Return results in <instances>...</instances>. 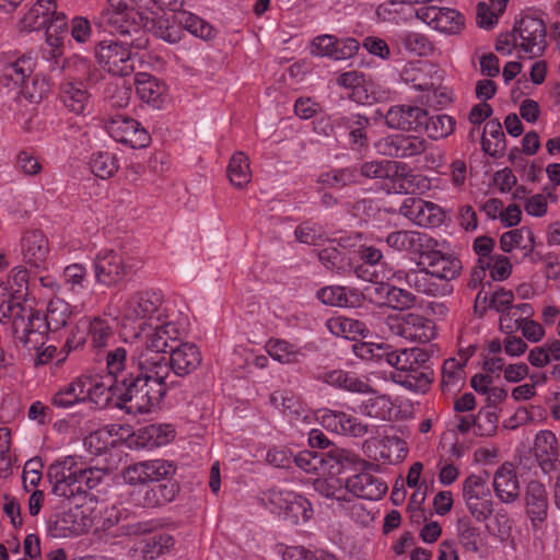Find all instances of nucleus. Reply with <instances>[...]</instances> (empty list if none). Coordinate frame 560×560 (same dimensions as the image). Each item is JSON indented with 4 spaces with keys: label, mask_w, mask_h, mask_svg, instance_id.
<instances>
[{
    "label": "nucleus",
    "mask_w": 560,
    "mask_h": 560,
    "mask_svg": "<svg viewBox=\"0 0 560 560\" xmlns=\"http://www.w3.org/2000/svg\"><path fill=\"white\" fill-rule=\"evenodd\" d=\"M71 315L70 306L63 300H51L45 315L23 306L20 302L8 306L4 316L11 320L10 330L15 346L38 349L46 343L48 331L63 328Z\"/></svg>",
    "instance_id": "nucleus-1"
},
{
    "label": "nucleus",
    "mask_w": 560,
    "mask_h": 560,
    "mask_svg": "<svg viewBox=\"0 0 560 560\" xmlns=\"http://www.w3.org/2000/svg\"><path fill=\"white\" fill-rule=\"evenodd\" d=\"M175 381H167V373L160 374L156 369L138 368L128 378L121 377L114 386L115 397L127 412L148 413L158 407Z\"/></svg>",
    "instance_id": "nucleus-2"
},
{
    "label": "nucleus",
    "mask_w": 560,
    "mask_h": 560,
    "mask_svg": "<svg viewBox=\"0 0 560 560\" xmlns=\"http://www.w3.org/2000/svg\"><path fill=\"white\" fill-rule=\"evenodd\" d=\"M46 475L52 493L66 499L88 493L101 483L104 476L101 469L83 467L72 456L54 462Z\"/></svg>",
    "instance_id": "nucleus-3"
},
{
    "label": "nucleus",
    "mask_w": 560,
    "mask_h": 560,
    "mask_svg": "<svg viewBox=\"0 0 560 560\" xmlns=\"http://www.w3.org/2000/svg\"><path fill=\"white\" fill-rule=\"evenodd\" d=\"M184 330L174 322L153 320L141 323L138 337L142 347L138 350L141 366L156 369L160 374L167 373L166 349L173 348L171 342L180 340Z\"/></svg>",
    "instance_id": "nucleus-4"
},
{
    "label": "nucleus",
    "mask_w": 560,
    "mask_h": 560,
    "mask_svg": "<svg viewBox=\"0 0 560 560\" xmlns=\"http://www.w3.org/2000/svg\"><path fill=\"white\" fill-rule=\"evenodd\" d=\"M93 268L95 281L110 288L135 275L141 268V260L122 250L106 248L96 254Z\"/></svg>",
    "instance_id": "nucleus-5"
},
{
    "label": "nucleus",
    "mask_w": 560,
    "mask_h": 560,
    "mask_svg": "<svg viewBox=\"0 0 560 560\" xmlns=\"http://www.w3.org/2000/svg\"><path fill=\"white\" fill-rule=\"evenodd\" d=\"M163 294L155 289L138 290L129 294L121 305V316L125 320L136 322H160L164 315Z\"/></svg>",
    "instance_id": "nucleus-6"
},
{
    "label": "nucleus",
    "mask_w": 560,
    "mask_h": 560,
    "mask_svg": "<svg viewBox=\"0 0 560 560\" xmlns=\"http://www.w3.org/2000/svg\"><path fill=\"white\" fill-rule=\"evenodd\" d=\"M360 175L371 179H388L393 190L397 194H407L408 188L405 184H413L419 182L418 176L413 175L407 164L393 161H368L361 164Z\"/></svg>",
    "instance_id": "nucleus-7"
},
{
    "label": "nucleus",
    "mask_w": 560,
    "mask_h": 560,
    "mask_svg": "<svg viewBox=\"0 0 560 560\" xmlns=\"http://www.w3.org/2000/svg\"><path fill=\"white\" fill-rule=\"evenodd\" d=\"M389 331L410 342L427 343L435 338V323L419 313L390 315L386 318Z\"/></svg>",
    "instance_id": "nucleus-8"
},
{
    "label": "nucleus",
    "mask_w": 560,
    "mask_h": 560,
    "mask_svg": "<svg viewBox=\"0 0 560 560\" xmlns=\"http://www.w3.org/2000/svg\"><path fill=\"white\" fill-rule=\"evenodd\" d=\"M261 500L293 524L307 522L313 515L310 501L293 491L269 489L262 494Z\"/></svg>",
    "instance_id": "nucleus-9"
},
{
    "label": "nucleus",
    "mask_w": 560,
    "mask_h": 560,
    "mask_svg": "<svg viewBox=\"0 0 560 560\" xmlns=\"http://www.w3.org/2000/svg\"><path fill=\"white\" fill-rule=\"evenodd\" d=\"M131 46L132 42L103 40L95 47V57L107 72L126 77L133 72Z\"/></svg>",
    "instance_id": "nucleus-10"
},
{
    "label": "nucleus",
    "mask_w": 560,
    "mask_h": 560,
    "mask_svg": "<svg viewBox=\"0 0 560 560\" xmlns=\"http://www.w3.org/2000/svg\"><path fill=\"white\" fill-rule=\"evenodd\" d=\"M462 491L470 515L478 522H485L493 512V501L486 479L470 475L464 480Z\"/></svg>",
    "instance_id": "nucleus-11"
},
{
    "label": "nucleus",
    "mask_w": 560,
    "mask_h": 560,
    "mask_svg": "<svg viewBox=\"0 0 560 560\" xmlns=\"http://www.w3.org/2000/svg\"><path fill=\"white\" fill-rule=\"evenodd\" d=\"M105 127L115 141L132 149L145 148L151 141L150 135L141 127L140 122L125 115L112 116L106 120Z\"/></svg>",
    "instance_id": "nucleus-12"
},
{
    "label": "nucleus",
    "mask_w": 560,
    "mask_h": 560,
    "mask_svg": "<svg viewBox=\"0 0 560 560\" xmlns=\"http://www.w3.org/2000/svg\"><path fill=\"white\" fill-rule=\"evenodd\" d=\"M514 32L518 38V48L529 58H535L546 49V25L539 18L525 15L516 22Z\"/></svg>",
    "instance_id": "nucleus-13"
},
{
    "label": "nucleus",
    "mask_w": 560,
    "mask_h": 560,
    "mask_svg": "<svg viewBox=\"0 0 560 560\" xmlns=\"http://www.w3.org/2000/svg\"><path fill=\"white\" fill-rule=\"evenodd\" d=\"M378 153L393 159H411L425 152L428 141L419 136L390 135L381 138L376 144Z\"/></svg>",
    "instance_id": "nucleus-14"
},
{
    "label": "nucleus",
    "mask_w": 560,
    "mask_h": 560,
    "mask_svg": "<svg viewBox=\"0 0 560 560\" xmlns=\"http://www.w3.org/2000/svg\"><path fill=\"white\" fill-rule=\"evenodd\" d=\"M399 213L415 224L425 228L439 226L445 219L441 207L416 197L406 198L399 208Z\"/></svg>",
    "instance_id": "nucleus-15"
},
{
    "label": "nucleus",
    "mask_w": 560,
    "mask_h": 560,
    "mask_svg": "<svg viewBox=\"0 0 560 560\" xmlns=\"http://www.w3.org/2000/svg\"><path fill=\"white\" fill-rule=\"evenodd\" d=\"M24 264L36 270H44L49 256V243L46 235L39 230L26 231L20 242Z\"/></svg>",
    "instance_id": "nucleus-16"
},
{
    "label": "nucleus",
    "mask_w": 560,
    "mask_h": 560,
    "mask_svg": "<svg viewBox=\"0 0 560 560\" xmlns=\"http://www.w3.org/2000/svg\"><path fill=\"white\" fill-rule=\"evenodd\" d=\"M416 16L435 31L455 34L463 26V16L450 8L435 5L422 7L416 10Z\"/></svg>",
    "instance_id": "nucleus-17"
},
{
    "label": "nucleus",
    "mask_w": 560,
    "mask_h": 560,
    "mask_svg": "<svg viewBox=\"0 0 560 560\" xmlns=\"http://www.w3.org/2000/svg\"><path fill=\"white\" fill-rule=\"evenodd\" d=\"M385 122L392 129L419 131L427 122V110L410 104L395 105L387 110Z\"/></svg>",
    "instance_id": "nucleus-18"
},
{
    "label": "nucleus",
    "mask_w": 560,
    "mask_h": 560,
    "mask_svg": "<svg viewBox=\"0 0 560 560\" xmlns=\"http://www.w3.org/2000/svg\"><path fill=\"white\" fill-rule=\"evenodd\" d=\"M202 357L199 348L190 342H183L172 348L171 354L166 355L167 365V381L170 378L171 371L176 376H186L198 369L201 364Z\"/></svg>",
    "instance_id": "nucleus-19"
},
{
    "label": "nucleus",
    "mask_w": 560,
    "mask_h": 560,
    "mask_svg": "<svg viewBox=\"0 0 560 560\" xmlns=\"http://www.w3.org/2000/svg\"><path fill=\"white\" fill-rule=\"evenodd\" d=\"M386 244L396 252L422 256L427 248L435 247L438 242L419 231H394L386 238Z\"/></svg>",
    "instance_id": "nucleus-20"
},
{
    "label": "nucleus",
    "mask_w": 560,
    "mask_h": 560,
    "mask_svg": "<svg viewBox=\"0 0 560 560\" xmlns=\"http://www.w3.org/2000/svg\"><path fill=\"white\" fill-rule=\"evenodd\" d=\"M421 257L424 258L431 276L436 279L451 281L460 273L462 262L453 254L443 253L434 249V247H430L423 252Z\"/></svg>",
    "instance_id": "nucleus-21"
},
{
    "label": "nucleus",
    "mask_w": 560,
    "mask_h": 560,
    "mask_svg": "<svg viewBox=\"0 0 560 560\" xmlns=\"http://www.w3.org/2000/svg\"><path fill=\"white\" fill-rule=\"evenodd\" d=\"M526 514L534 527H539L548 515V495L545 486L533 480L527 483L524 493Z\"/></svg>",
    "instance_id": "nucleus-22"
},
{
    "label": "nucleus",
    "mask_w": 560,
    "mask_h": 560,
    "mask_svg": "<svg viewBox=\"0 0 560 560\" xmlns=\"http://www.w3.org/2000/svg\"><path fill=\"white\" fill-rule=\"evenodd\" d=\"M320 421L324 428L338 434L360 438L369 432L366 424L343 411L324 410Z\"/></svg>",
    "instance_id": "nucleus-23"
},
{
    "label": "nucleus",
    "mask_w": 560,
    "mask_h": 560,
    "mask_svg": "<svg viewBox=\"0 0 560 560\" xmlns=\"http://www.w3.org/2000/svg\"><path fill=\"white\" fill-rule=\"evenodd\" d=\"M346 487L353 495L371 501L382 499L387 492V485L368 471L349 477Z\"/></svg>",
    "instance_id": "nucleus-24"
},
{
    "label": "nucleus",
    "mask_w": 560,
    "mask_h": 560,
    "mask_svg": "<svg viewBox=\"0 0 560 560\" xmlns=\"http://www.w3.org/2000/svg\"><path fill=\"white\" fill-rule=\"evenodd\" d=\"M493 489L498 499L503 503H513L520 497L517 474L510 463H504L493 476Z\"/></svg>",
    "instance_id": "nucleus-25"
},
{
    "label": "nucleus",
    "mask_w": 560,
    "mask_h": 560,
    "mask_svg": "<svg viewBox=\"0 0 560 560\" xmlns=\"http://www.w3.org/2000/svg\"><path fill=\"white\" fill-rule=\"evenodd\" d=\"M106 366L108 374L114 380V385L120 384L121 377L128 378L138 368V351L128 359V351L124 347H117L107 352Z\"/></svg>",
    "instance_id": "nucleus-26"
},
{
    "label": "nucleus",
    "mask_w": 560,
    "mask_h": 560,
    "mask_svg": "<svg viewBox=\"0 0 560 560\" xmlns=\"http://www.w3.org/2000/svg\"><path fill=\"white\" fill-rule=\"evenodd\" d=\"M31 67L26 60L19 59L14 62L4 66L0 74V83L4 86H21L28 94L31 101L36 102L37 98H42L44 92L47 89H42L36 95L28 91V81L31 75Z\"/></svg>",
    "instance_id": "nucleus-27"
},
{
    "label": "nucleus",
    "mask_w": 560,
    "mask_h": 560,
    "mask_svg": "<svg viewBox=\"0 0 560 560\" xmlns=\"http://www.w3.org/2000/svg\"><path fill=\"white\" fill-rule=\"evenodd\" d=\"M355 273L359 278L368 280L384 287L390 284V282L397 284H404L408 287L410 269H395L389 266H381V270L376 269L370 271L369 267L359 266L355 269Z\"/></svg>",
    "instance_id": "nucleus-28"
},
{
    "label": "nucleus",
    "mask_w": 560,
    "mask_h": 560,
    "mask_svg": "<svg viewBox=\"0 0 560 560\" xmlns=\"http://www.w3.org/2000/svg\"><path fill=\"white\" fill-rule=\"evenodd\" d=\"M55 9V0H37L19 22L20 31L32 32L45 27Z\"/></svg>",
    "instance_id": "nucleus-29"
},
{
    "label": "nucleus",
    "mask_w": 560,
    "mask_h": 560,
    "mask_svg": "<svg viewBox=\"0 0 560 560\" xmlns=\"http://www.w3.org/2000/svg\"><path fill=\"white\" fill-rule=\"evenodd\" d=\"M60 98L72 113L84 114L90 105V93L82 82L66 81L60 88Z\"/></svg>",
    "instance_id": "nucleus-30"
},
{
    "label": "nucleus",
    "mask_w": 560,
    "mask_h": 560,
    "mask_svg": "<svg viewBox=\"0 0 560 560\" xmlns=\"http://www.w3.org/2000/svg\"><path fill=\"white\" fill-rule=\"evenodd\" d=\"M89 385V376H80L61 387L52 397L51 405L57 408H70L86 400L85 386Z\"/></svg>",
    "instance_id": "nucleus-31"
},
{
    "label": "nucleus",
    "mask_w": 560,
    "mask_h": 560,
    "mask_svg": "<svg viewBox=\"0 0 560 560\" xmlns=\"http://www.w3.org/2000/svg\"><path fill=\"white\" fill-rule=\"evenodd\" d=\"M176 539L168 533H158L139 542L141 558L143 560H154L163 555L174 550Z\"/></svg>",
    "instance_id": "nucleus-32"
},
{
    "label": "nucleus",
    "mask_w": 560,
    "mask_h": 560,
    "mask_svg": "<svg viewBox=\"0 0 560 560\" xmlns=\"http://www.w3.org/2000/svg\"><path fill=\"white\" fill-rule=\"evenodd\" d=\"M327 328L331 334L346 339L355 340L357 338H366L370 329L366 324L350 317H332L327 320Z\"/></svg>",
    "instance_id": "nucleus-33"
},
{
    "label": "nucleus",
    "mask_w": 560,
    "mask_h": 560,
    "mask_svg": "<svg viewBox=\"0 0 560 560\" xmlns=\"http://www.w3.org/2000/svg\"><path fill=\"white\" fill-rule=\"evenodd\" d=\"M317 298L326 305L339 307H353L361 301L360 293L339 285H330L320 289L317 292Z\"/></svg>",
    "instance_id": "nucleus-34"
},
{
    "label": "nucleus",
    "mask_w": 560,
    "mask_h": 560,
    "mask_svg": "<svg viewBox=\"0 0 560 560\" xmlns=\"http://www.w3.org/2000/svg\"><path fill=\"white\" fill-rule=\"evenodd\" d=\"M136 92L139 97L160 107L163 103L165 86L161 84L154 77L148 73H138L135 78Z\"/></svg>",
    "instance_id": "nucleus-35"
},
{
    "label": "nucleus",
    "mask_w": 560,
    "mask_h": 560,
    "mask_svg": "<svg viewBox=\"0 0 560 560\" xmlns=\"http://www.w3.org/2000/svg\"><path fill=\"white\" fill-rule=\"evenodd\" d=\"M266 349L272 359L283 364L300 363L305 357L301 348L283 339H270Z\"/></svg>",
    "instance_id": "nucleus-36"
},
{
    "label": "nucleus",
    "mask_w": 560,
    "mask_h": 560,
    "mask_svg": "<svg viewBox=\"0 0 560 560\" xmlns=\"http://www.w3.org/2000/svg\"><path fill=\"white\" fill-rule=\"evenodd\" d=\"M482 150L491 156H498L505 150V136L498 119L489 120L481 137Z\"/></svg>",
    "instance_id": "nucleus-37"
},
{
    "label": "nucleus",
    "mask_w": 560,
    "mask_h": 560,
    "mask_svg": "<svg viewBox=\"0 0 560 560\" xmlns=\"http://www.w3.org/2000/svg\"><path fill=\"white\" fill-rule=\"evenodd\" d=\"M369 126L370 119L361 114H352L337 119V127L348 129L351 144L358 148H362L368 144L366 129Z\"/></svg>",
    "instance_id": "nucleus-38"
},
{
    "label": "nucleus",
    "mask_w": 560,
    "mask_h": 560,
    "mask_svg": "<svg viewBox=\"0 0 560 560\" xmlns=\"http://www.w3.org/2000/svg\"><path fill=\"white\" fill-rule=\"evenodd\" d=\"M431 375L432 371L429 368L411 366L405 374L394 373L393 380L407 389L424 393L432 382Z\"/></svg>",
    "instance_id": "nucleus-39"
},
{
    "label": "nucleus",
    "mask_w": 560,
    "mask_h": 560,
    "mask_svg": "<svg viewBox=\"0 0 560 560\" xmlns=\"http://www.w3.org/2000/svg\"><path fill=\"white\" fill-rule=\"evenodd\" d=\"M466 362L467 359L458 361L454 358L444 361L441 380V387L444 393L458 390L464 384Z\"/></svg>",
    "instance_id": "nucleus-40"
},
{
    "label": "nucleus",
    "mask_w": 560,
    "mask_h": 560,
    "mask_svg": "<svg viewBox=\"0 0 560 560\" xmlns=\"http://www.w3.org/2000/svg\"><path fill=\"white\" fill-rule=\"evenodd\" d=\"M228 177L230 183L238 188H244L252 179V171L248 156L240 151L232 155L228 165Z\"/></svg>",
    "instance_id": "nucleus-41"
},
{
    "label": "nucleus",
    "mask_w": 560,
    "mask_h": 560,
    "mask_svg": "<svg viewBox=\"0 0 560 560\" xmlns=\"http://www.w3.org/2000/svg\"><path fill=\"white\" fill-rule=\"evenodd\" d=\"M359 411L365 417L386 421L393 417L394 405L388 396L377 395L364 399L359 406Z\"/></svg>",
    "instance_id": "nucleus-42"
},
{
    "label": "nucleus",
    "mask_w": 560,
    "mask_h": 560,
    "mask_svg": "<svg viewBox=\"0 0 560 560\" xmlns=\"http://www.w3.org/2000/svg\"><path fill=\"white\" fill-rule=\"evenodd\" d=\"M178 492L177 485L167 480L164 483H158L145 490L142 504L145 508H156L165 505L173 501Z\"/></svg>",
    "instance_id": "nucleus-43"
},
{
    "label": "nucleus",
    "mask_w": 560,
    "mask_h": 560,
    "mask_svg": "<svg viewBox=\"0 0 560 560\" xmlns=\"http://www.w3.org/2000/svg\"><path fill=\"white\" fill-rule=\"evenodd\" d=\"M458 541L469 552H478L482 545L480 528L467 517H460L457 522Z\"/></svg>",
    "instance_id": "nucleus-44"
},
{
    "label": "nucleus",
    "mask_w": 560,
    "mask_h": 560,
    "mask_svg": "<svg viewBox=\"0 0 560 560\" xmlns=\"http://www.w3.org/2000/svg\"><path fill=\"white\" fill-rule=\"evenodd\" d=\"M114 380L107 377L103 380L101 377L89 376V385L85 386L86 399L91 400L97 406H106L114 395Z\"/></svg>",
    "instance_id": "nucleus-45"
},
{
    "label": "nucleus",
    "mask_w": 560,
    "mask_h": 560,
    "mask_svg": "<svg viewBox=\"0 0 560 560\" xmlns=\"http://www.w3.org/2000/svg\"><path fill=\"white\" fill-rule=\"evenodd\" d=\"M532 250L534 247L533 232L527 228L512 230L502 234L500 238V248L505 253H511L514 248Z\"/></svg>",
    "instance_id": "nucleus-46"
},
{
    "label": "nucleus",
    "mask_w": 560,
    "mask_h": 560,
    "mask_svg": "<svg viewBox=\"0 0 560 560\" xmlns=\"http://www.w3.org/2000/svg\"><path fill=\"white\" fill-rule=\"evenodd\" d=\"M88 331L91 347L95 350L107 347L114 337L113 327L101 317H94L90 320Z\"/></svg>",
    "instance_id": "nucleus-47"
},
{
    "label": "nucleus",
    "mask_w": 560,
    "mask_h": 560,
    "mask_svg": "<svg viewBox=\"0 0 560 560\" xmlns=\"http://www.w3.org/2000/svg\"><path fill=\"white\" fill-rule=\"evenodd\" d=\"M455 119L446 114H439L429 117L423 128L429 138L433 140L444 139L453 133L455 129Z\"/></svg>",
    "instance_id": "nucleus-48"
},
{
    "label": "nucleus",
    "mask_w": 560,
    "mask_h": 560,
    "mask_svg": "<svg viewBox=\"0 0 560 560\" xmlns=\"http://www.w3.org/2000/svg\"><path fill=\"white\" fill-rule=\"evenodd\" d=\"M90 168L95 176L107 179L117 173L118 162L109 152H97L91 158Z\"/></svg>",
    "instance_id": "nucleus-49"
},
{
    "label": "nucleus",
    "mask_w": 560,
    "mask_h": 560,
    "mask_svg": "<svg viewBox=\"0 0 560 560\" xmlns=\"http://www.w3.org/2000/svg\"><path fill=\"white\" fill-rule=\"evenodd\" d=\"M399 38L405 49L417 56H429L433 52L434 45L424 34L404 32Z\"/></svg>",
    "instance_id": "nucleus-50"
},
{
    "label": "nucleus",
    "mask_w": 560,
    "mask_h": 560,
    "mask_svg": "<svg viewBox=\"0 0 560 560\" xmlns=\"http://www.w3.org/2000/svg\"><path fill=\"white\" fill-rule=\"evenodd\" d=\"M318 258L327 269L336 272L345 271L350 266L346 250H340L332 245L320 249Z\"/></svg>",
    "instance_id": "nucleus-51"
},
{
    "label": "nucleus",
    "mask_w": 560,
    "mask_h": 560,
    "mask_svg": "<svg viewBox=\"0 0 560 560\" xmlns=\"http://www.w3.org/2000/svg\"><path fill=\"white\" fill-rule=\"evenodd\" d=\"M381 290L385 292L387 303L394 310H408L416 304V296L406 289L398 288L395 284H386L381 287Z\"/></svg>",
    "instance_id": "nucleus-52"
},
{
    "label": "nucleus",
    "mask_w": 560,
    "mask_h": 560,
    "mask_svg": "<svg viewBox=\"0 0 560 560\" xmlns=\"http://www.w3.org/2000/svg\"><path fill=\"white\" fill-rule=\"evenodd\" d=\"M319 183L330 188H342L358 183L355 168H339L324 173L319 176Z\"/></svg>",
    "instance_id": "nucleus-53"
},
{
    "label": "nucleus",
    "mask_w": 560,
    "mask_h": 560,
    "mask_svg": "<svg viewBox=\"0 0 560 560\" xmlns=\"http://www.w3.org/2000/svg\"><path fill=\"white\" fill-rule=\"evenodd\" d=\"M179 24L196 37L210 39L214 36L213 27L195 14L184 12L179 19Z\"/></svg>",
    "instance_id": "nucleus-54"
},
{
    "label": "nucleus",
    "mask_w": 560,
    "mask_h": 560,
    "mask_svg": "<svg viewBox=\"0 0 560 560\" xmlns=\"http://www.w3.org/2000/svg\"><path fill=\"white\" fill-rule=\"evenodd\" d=\"M106 97L112 107L125 108L130 103L131 86L126 81L109 83L106 89Z\"/></svg>",
    "instance_id": "nucleus-55"
},
{
    "label": "nucleus",
    "mask_w": 560,
    "mask_h": 560,
    "mask_svg": "<svg viewBox=\"0 0 560 560\" xmlns=\"http://www.w3.org/2000/svg\"><path fill=\"white\" fill-rule=\"evenodd\" d=\"M431 273L428 268L410 269L408 288L423 294H433L435 284L431 281Z\"/></svg>",
    "instance_id": "nucleus-56"
},
{
    "label": "nucleus",
    "mask_w": 560,
    "mask_h": 560,
    "mask_svg": "<svg viewBox=\"0 0 560 560\" xmlns=\"http://www.w3.org/2000/svg\"><path fill=\"white\" fill-rule=\"evenodd\" d=\"M338 46V38L330 34L316 36L310 46V51L313 56L328 57L334 59L336 48Z\"/></svg>",
    "instance_id": "nucleus-57"
},
{
    "label": "nucleus",
    "mask_w": 560,
    "mask_h": 560,
    "mask_svg": "<svg viewBox=\"0 0 560 560\" xmlns=\"http://www.w3.org/2000/svg\"><path fill=\"white\" fill-rule=\"evenodd\" d=\"M147 474L149 482L168 479L176 471V466L165 459L147 460Z\"/></svg>",
    "instance_id": "nucleus-58"
},
{
    "label": "nucleus",
    "mask_w": 560,
    "mask_h": 560,
    "mask_svg": "<svg viewBox=\"0 0 560 560\" xmlns=\"http://www.w3.org/2000/svg\"><path fill=\"white\" fill-rule=\"evenodd\" d=\"M295 237L304 244L314 245L324 237V230L313 222H304L295 229Z\"/></svg>",
    "instance_id": "nucleus-59"
},
{
    "label": "nucleus",
    "mask_w": 560,
    "mask_h": 560,
    "mask_svg": "<svg viewBox=\"0 0 560 560\" xmlns=\"http://www.w3.org/2000/svg\"><path fill=\"white\" fill-rule=\"evenodd\" d=\"M293 460L306 472H316L323 468L324 457L316 451H302L294 456Z\"/></svg>",
    "instance_id": "nucleus-60"
},
{
    "label": "nucleus",
    "mask_w": 560,
    "mask_h": 560,
    "mask_svg": "<svg viewBox=\"0 0 560 560\" xmlns=\"http://www.w3.org/2000/svg\"><path fill=\"white\" fill-rule=\"evenodd\" d=\"M332 457L337 458V474L348 468H359L365 465V460L345 448L332 447Z\"/></svg>",
    "instance_id": "nucleus-61"
},
{
    "label": "nucleus",
    "mask_w": 560,
    "mask_h": 560,
    "mask_svg": "<svg viewBox=\"0 0 560 560\" xmlns=\"http://www.w3.org/2000/svg\"><path fill=\"white\" fill-rule=\"evenodd\" d=\"M485 264L487 268L490 269L491 278L495 281H502L509 278L512 272L510 259L503 255L491 257Z\"/></svg>",
    "instance_id": "nucleus-62"
},
{
    "label": "nucleus",
    "mask_w": 560,
    "mask_h": 560,
    "mask_svg": "<svg viewBox=\"0 0 560 560\" xmlns=\"http://www.w3.org/2000/svg\"><path fill=\"white\" fill-rule=\"evenodd\" d=\"M383 361H385L388 365L395 368V373L405 374L411 369L407 349L390 350V346L387 345Z\"/></svg>",
    "instance_id": "nucleus-63"
},
{
    "label": "nucleus",
    "mask_w": 560,
    "mask_h": 560,
    "mask_svg": "<svg viewBox=\"0 0 560 560\" xmlns=\"http://www.w3.org/2000/svg\"><path fill=\"white\" fill-rule=\"evenodd\" d=\"M154 34L166 43L175 44L182 39L183 31L179 26L170 25L167 20H159L154 25Z\"/></svg>",
    "instance_id": "nucleus-64"
}]
</instances>
